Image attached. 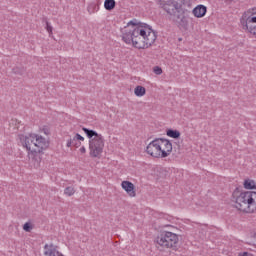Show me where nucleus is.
<instances>
[{
    "mask_svg": "<svg viewBox=\"0 0 256 256\" xmlns=\"http://www.w3.org/2000/svg\"><path fill=\"white\" fill-rule=\"evenodd\" d=\"M120 32L123 43L138 51L151 49L157 41V32L153 30V27L137 19L130 20Z\"/></svg>",
    "mask_w": 256,
    "mask_h": 256,
    "instance_id": "f257e3e1",
    "label": "nucleus"
},
{
    "mask_svg": "<svg viewBox=\"0 0 256 256\" xmlns=\"http://www.w3.org/2000/svg\"><path fill=\"white\" fill-rule=\"evenodd\" d=\"M232 202L240 213H246L248 215L256 213V191L235 190L232 194Z\"/></svg>",
    "mask_w": 256,
    "mask_h": 256,
    "instance_id": "f03ea898",
    "label": "nucleus"
},
{
    "mask_svg": "<svg viewBox=\"0 0 256 256\" xmlns=\"http://www.w3.org/2000/svg\"><path fill=\"white\" fill-rule=\"evenodd\" d=\"M144 153L151 159H167L173 153V142L166 138H155L146 145Z\"/></svg>",
    "mask_w": 256,
    "mask_h": 256,
    "instance_id": "7ed1b4c3",
    "label": "nucleus"
},
{
    "mask_svg": "<svg viewBox=\"0 0 256 256\" xmlns=\"http://www.w3.org/2000/svg\"><path fill=\"white\" fill-rule=\"evenodd\" d=\"M20 143L26 149L28 155H41L49 149V139L37 133L22 135Z\"/></svg>",
    "mask_w": 256,
    "mask_h": 256,
    "instance_id": "20e7f679",
    "label": "nucleus"
},
{
    "mask_svg": "<svg viewBox=\"0 0 256 256\" xmlns=\"http://www.w3.org/2000/svg\"><path fill=\"white\" fill-rule=\"evenodd\" d=\"M82 131L88 138L89 155L92 159H101L103 157V151H105V136L97 133L95 130H89L88 128H82Z\"/></svg>",
    "mask_w": 256,
    "mask_h": 256,
    "instance_id": "39448f33",
    "label": "nucleus"
},
{
    "mask_svg": "<svg viewBox=\"0 0 256 256\" xmlns=\"http://www.w3.org/2000/svg\"><path fill=\"white\" fill-rule=\"evenodd\" d=\"M158 249H171L172 251L179 250V234L171 231H162L155 240Z\"/></svg>",
    "mask_w": 256,
    "mask_h": 256,
    "instance_id": "423d86ee",
    "label": "nucleus"
},
{
    "mask_svg": "<svg viewBox=\"0 0 256 256\" xmlns=\"http://www.w3.org/2000/svg\"><path fill=\"white\" fill-rule=\"evenodd\" d=\"M240 26L244 33H248L256 39V6L242 13Z\"/></svg>",
    "mask_w": 256,
    "mask_h": 256,
    "instance_id": "0eeeda50",
    "label": "nucleus"
},
{
    "mask_svg": "<svg viewBox=\"0 0 256 256\" xmlns=\"http://www.w3.org/2000/svg\"><path fill=\"white\" fill-rule=\"evenodd\" d=\"M83 143H85V137L77 132L68 135L66 139V147L68 149H71V147L78 149V155H85L87 153V148L83 146Z\"/></svg>",
    "mask_w": 256,
    "mask_h": 256,
    "instance_id": "6e6552de",
    "label": "nucleus"
},
{
    "mask_svg": "<svg viewBox=\"0 0 256 256\" xmlns=\"http://www.w3.org/2000/svg\"><path fill=\"white\" fill-rule=\"evenodd\" d=\"M160 5L169 15H173L175 10L179 11L181 9V6L177 4V0H160Z\"/></svg>",
    "mask_w": 256,
    "mask_h": 256,
    "instance_id": "1a4fd4ad",
    "label": "nucleus"
},
{
    "mask_svg": "<svg viewBox=\"0 0 256 256\" xmlns=\"http://www.w3.org/2000/svg\"><path fill=\"white\" fill-rule=\"evenodd\" d=\"M121 188L131 199L137 197V188L135 187V184H133V182L129 180H123L121 182Z\"/></svg>",
    "mask_w": 256,
    "mask_h": 256,
    "instance_id": "9d476101",
    "label": "nucleus"
},
{
    "mask_svg": "<svg viewBox=\"0 0 256 256\" xmlns=\"http://www.w3.org/2000/svg\"><path fill=\"white\" fill-rule=\"evenodd\" d=\"M43 255L44 256H65L64 253H62L61 251H59V249H57V246L51 243L44 245Z\"/></svg>",
    "mask_w": 256,
    "mask_h": 256,
    "instance_id": "9b49d317",
    "label": "nucleus"
},
{
    "mask_svg": "<svg viewBox=\"0 0 256 256\" xmlns=\"http://www.w3.org/2000/svg\"><path fill=\"white\" fill-rule=\"evenodd\" d=\"M192 15L196 17V19H203L207 15V6L203 4H199L192 10Z\"/></svg>",
    "mask_w": 256,
    "mask_h": 256,
    "instance_id": "f8f14e48",
    "label": "nucleus"
},
{
    "mask_svg": "<svg viewBox=\"0 0 256 256\" xmlns=\"http://www.w3.org/2000/svg\"><path fill=\"white\" fill-rule=\"evenodd\" d=\"M147 94V89L141 85H138L134 88V95L136 97H145Z\"/></svg>",
    "mask_w": 256,
    "mask_h": 256,
    "instance_id": "ddd939ff",
    "label": "nucleus"
},
{
    "mask_svg": "<svg viewBox=\"0 0 256 256\" xmlns=\"http://www.w3.org/2000/svg\"><path fill=\"white\" fill-rule=\"evenodd\" d=\"M166 135L170 137V139H179L181 132H179V130L168 129L166 130Z\"/></svg>",
    "mask_w": 256,
    "mask_h": 256,
    "instance_id": "4468645a",
    "label": "nucleus"
},
{
    "mask_svg": "<svg viewBox=\"0 0 256 256\" xmlns=\"http://www.w3.org/2000/svg\"><path fill=\"white\" fill-rule=\"evenodd\" d=\"M116 2L115 0H105L104 1V8L106 11H113L115 9Z\"/></svg>",
    "mask_w": 256,
    "mask_h": 256,
    "instance_id": "2eb2a0df",
    "label": "nucleus"
},
{
    "mask_svg": "<svg viewBox=\"0 0 256 256\" xmlns=\"http://www.w3.org/2000/svg\"><path fill=\"white\" fill-rule=\"evenodd\" d=\"M22 228L26 233H31L32 229H35V224L32 221H28L24 223Z\"/></svg>",
    "mask_w": 256,
    "mask_h": 256,
    "instance_id": "dca6fc26",
    "label": "nucleus"
},
{
    "mask_svg": "<svg viewBox=\"0 0 256 256\" xmlns=\"http://www.w3.org/2000/svg\"><path fill=\"white\" fill-rule=\"evenodd\" d=\"M64 195L66 197H73L75 195V188L73 186H68L64 189Z\"/></svg>",
    "mask_w": 256,
    "mask_h": 256,
    "instance_id": "f3484780",
    "label": "nucleus"
},
{
    "mask_svg": "<svg viewBox=\"0 0 256 256\" xmlns=\"http://www.w3.org/2000/svg\"><path fill=\"white\" fill-rule=\"evenodd\" d=\"M153 73H155V75H162L163 74V69L159 66H155L153 68Z\"/></svg>",
    "mask_w": 256,
    "mask_h": 256,
    "instance_id": "a211bd4d",
    "label": "nucleus"
},
{
    "mask_svg": "<svg viewBox=\"0 0 256 256\" xmlns=\"http://www.w3.org/2000/svg\"><path fill=\"white\" fill-rule=\"evenodd\" d=\"M41 133H44V135H49L51 131L49 130V127L44 126L43 128L40 129Z\"/></svg>",
    "mask_w": 256,
    "mask_h": 256,
    "instance_id": "6ab92c4d",
    "label": "nucleus"
},
{
    "mask_svg": "<svg viewBox=\"0 0 256 256\" xmlns=\"http://www.w3.org/2000/svg\"><path fill=\"white\" fill-rule=\"evenodd\" d=\"M46 30L50 35H53V27L49 23L46 24Z\"/></svg>",
    "mask_w": 256,
    "mask_h": 256,
    "instance_id": "aec40b11",
    "label": "nucleus"
},
{
    "mask_svg": "<svg viewBox=\"0 0 256 256\" xmlns=\"http://www.w3.org/2000/svg\"><path fill=\"white\" fill-rule=\"evenodd\" d=\"M238 256H253V254H251L249 252H241V253H239Z\"/></svg>",
    "mask_w": 256,
    "mask_h": 256,
    "instance_id": "412c9836",
    "label": "nucleus"
},
{
    "mask_svg": "<svg viewBox=\"0 0 256 256\" xmlns=\"http://www.w3.org/2000/svg\"><path fill=\"white\" fill-rule=\"evenodd\" d=\"M224 1H235V0H224Z\"/></svg>",
    "mask_w": 256,
    "mask_h": 256,
    "instance_id": "4be33fe9",
    "label": "nucleus"
}]
</instances>
